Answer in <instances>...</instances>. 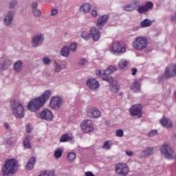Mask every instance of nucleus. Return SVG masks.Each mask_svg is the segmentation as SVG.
Wrapping results in <instances>:
<instances>
[{
    "mask_svg": "<svg viewBox=\"0 0 176 176\" xmlns=\"http://www.w3.org/2000/svg\"><path fill=\"white\" fill-rule=\"evenodd\" d=\"M116 173L118 175L126 176L129 174V166L126 163H118L115 167Z\"/></svg>",
    "mask_w": 176,
    "mask_h": 176,
    "instance_id": "1a4fd4ad",
    "label": "nucleus"
},
{
    "mask_svg": "<svg viewBox=\"0 0 176 176\" xmlns=\"http://www.w3.org/2000/svg\"><path fill=\"white\" fill-rule=\"evenodd\" d=\"M153 8V3L151 1H148L144 6H139L137 8V12L140 14L146 13L149 9Z\"/></svg>",
    "mask_w": 176,
    "mask_h": 176,
    "instance_id": "dca6fc26",
    "label": "nucleus"
},
{
    "mask_svg": "<svg viewBox=\"0 0 176 176\" xmlns=\"http://www.w3.org/2000/svg\"><path fill=\"white\" fill-rule=\"evenodd\" d=\"M19 163L16 159H9L5 162L1 168V174L3 176L13 175L17 173V166Z\"/></svg>",
    "mask_w": 176,
    "mask_h": 176,
    "instance_id": "f03ea898",
    "label": "nucleus"
},
{
    "mask_svg": "<svg viewBox=\"0 0 176 176\" xmlns=\"http://www.w3.org/2000/svg\"><path fill=\"white\" fill-rule=\"evenodd\" d=\"M67 157L68 163H73V162H75V159H76V154L75 153L70 152L67 154Z\"/></svg>",
    "mask_w": 176,
    "mask_h": 176,
    "instance_id": "473e14b6",
    "label": "nucleus"
},
{
    "mask_svg": "<svg viewBox=\"0 0 176 176\" xmlns=\"http://www.w3.org/2000/svg\"><path fill=\"white\" fill-rule=\"evenodd\" d=\"M172 21L176 23V14L172 16Z\"/></svg>",
    "mask_w": 176,
    "mask_h": 176,
    "instance_id": "13d9d810",
    "label": "nucleus"
},
{
    "mask_svg": "<svg viewBox=\"0 0 176 176\" xmlns=\"http://www.w3.org/2000/svg\"><path fill=\"white\" fill-rule=\"evenodd\" d=\"M58 13V10L57 8H53L51 10V16H56Z\"/></svg>",
    "mask_w": 176,
    "mask_h": 176,
    "instance_id": "8fccbe9b",
    "label": "nucleus"
},
{
    "mask_svg": "<svg viewBox=\"0 0 176 176\" xmlns=\"http://www.w3.org/2000/svg\"><path fill=\"white\" fill-rule=\"evenodd\" d=\"M23 146L25 149H31V143L28 137L25 138L23 140Z\"/></svg>",
    "mask_w": 176,
    "mask_h": 176,
    "instance_id": "e433bc0d",
    "label": "nucleus"
},
{
    "mask_svg": "<svg viewBox=\"0 0 176 176\" xmlns=\"http://www.w3.org/2000/svg\"><path fill=\"white\" fill-rule=\"evenodd\" d=\"M109 52L116 56H120L126 53V45L120 42L114 41L110 44Z\"/></svg>",
    "mask_w": 176,
    "mask_h": 176,
    "instance_id": "39448f33",
    "label": "nucleus"
},
{
    "mask_svg": "<svg viewBox=\"0 0 176 176\" xmlns=\"http://www.w3.org/2000/svg\"><path fill=\"white\" fill-rule=\"evenodd\" d=\"M85 176H96L91 171H87L85 173Z\"/></svg>",
    "mask_w": 176,
    "mask_h": 176,
    "instance_id": "5fc2aeb1",
    "label": "nucleus"
},
{
    "mask_svg": "<svg viewBox=\"0 0 176 176\" xmlns=\"http://www.w3.org/2000/svg\"><path fill=\"white\" fill-rule=\"evenodd\" d=\"M68 141H75L74 137L68 135V134H63L60 138V142H68Z\"/></svg>",
    "mask_w": 176,
    "mask_h": 176,
    "instance_id": "cd10ccee",
    "label": "nucleus"
},
{
    "mask_svg": "<svg viewBox=\"0 0 176 176\" xmlns=\"http://www.w3.org/2000/svg\"><path fill=\"white\" fill-rule=\"evenodd\" d=\"M91 14L92 17H97L98 14L97 13V11L96 10H93L91 12Z\"/></svg>",
    "mask_w": 176,
    "mask_h": 176,
    "instance_id": "864d4df0",
    "label": "nucleus"
},
{
    "mask_svg": "<svg viewBox=\"0 0 176 176\" xmlns=\"http://www.w3.org/2000/svg\"><path fill=\"white\" fill-rule=\"evenodd\" d=\"M54 71L56 74H59L63 71V66L56 60L54 62Z\"/></svg>",
    "mask_w": 176,
    "mask_h": 176,
    "instance_id": "7c9ffc66",
    "label": "nucleus"
},
{
    "mask_svg": "<svg viewBox=\"0 0 176 176\" xmlns=\"http://www.w3.org/2000/svg\"><path fill=\"white\" fill-rule=\"evenodd\" d=\"M124 133L123 132L122 129H117L116 131V137L122 138L123 137Z\"/></svg>",
    "mask_w": 176,
    "mask_h": 176,
    "instance_id": "a18cd8bd",
    "label": "nucleus"
},
{
    "mask_svg": "<svg viewBox=\"0 0 176 176\" xmlns=\"http://www.w3.org/2000/svg\"><path fill=\"white\" fill-rule=\"evenodd\" d=\"M165 76L166 78H174L176 76V64L169 65L165 69Z\"/></svg>",
    "mask_w": 176,
    "mask_h": 176,
    "instance_id": "ddd939ff",
    "label": "nucleus"
},
{
    "mask_svg": "<svg viewBox=\"0 0 176 176\" xmlns=\"http://www.w3.org/2000/svg\"><path fill=\"white\" fill-rule=\"evenodd\" d=\"M32 10L34 16H35L36 17H40V16H42V12L39 10V9L36 8Z\"/></svg>",
    "mask_w": 176,
    "mask_h": 176,
    "instance_id": "79ce46f5",
    "label": "nucleus"
},
{
    "mask_svg": "<svg viewBox=\"0 0 176 176\" xmlns=\"http://www.w3.org/2000/svg\"><path fill=\"white\" fill-rule=\"evenodd\" d=\"M10 65H12V60L6 58L3 63L0 64V69L5 71V69H8Z\"/></svg>",
    "mask_w": 176,
    "mask_h": 176,
    "instance_id": "a878e982",
    "label": "nucleus"
},
{
    "mask_svg": "<svg viewBox=\"0 0 176 176\" xmlns=\"http://www.w3.org/2000/svg\"><path fill=\"white\" fill-rule=\"evenodd\" d=\"M38 9V2L34 1L32 3V10Z\"/></svg>",
    "mask_w": 176,
    "mask_h": 176,
    "instance_id": "3c124183",
    "label": "nucleus"
},
{
    "mask_svg": "<svg viewBox=\"0 0 176 176\" xmlns=\"http://www.w3.org/2000/svg\"><path fill=\"white\" fill-rule=\"evenodd\" d=\"M90 10H91V5L89 3H82L79 8V11L81 13H90Z\"/></svg>",
    "mask_w": 176,
    "mask_h": 176,
    "instance_id": "5701e85b",
    "label": "nucleus"
},
{
    "mask_svg": "<svg viewBox=\"0 0 176 176\" xmlns=\"http://www.w3.org/2000/svg\"><path fill=\"white\" fill-rule=\"evenodd\" d=\"M50 96H52V91L50 89L45 90L40 96L34 98L29 102L28 109L31 112L39 111L46 104V101L50 98Z\"/></svg>",
    "mask_w": 176,
    "mask_h": 176,
    "instance_id": "f257e3e1",
    "label": "nucleus"
},
{
    "mask_svg": "<svg viewBox=\"0 0 176 176\" xmlns=\"http://www.w3.org/2000/svg\"><path fill=\"white\" fill-rule=\"evenodd\" d=\"M6 144H7L8 145H12V140H7Z\"/></svg>",
    "mask_w": 176,
    "mask_h": 176,
    "instance_id": "bf43d9fd",
    "label": "nucleus"
},
{
    "mask_svg": "<svg viewBox=\"0 0 176 176\" xmlns=\"http://www.w3.org/2000/svg\"><path fill=\"white\" fill-rule=\"evenodd\" d=\"M133 47L135 50H144L148 47V40L145 37H138L133 42Z\"/></svg>",
    "mask_w": 176,
    "mask_h": 176,
    "instance_id": "423d86ee",
    "label": "nucleus"
},
{
    "mask_svg": "<svg viewBox=\"0 0 176 176\" xmlns=\"http://www.w3.org/2000/svg\"><path fill=\"white\" fill-rule=\"evenodd\" d=\"M140 25L142 28L151 27V25H152V21H151V19H146L141 22Z\"/></svg>",
    "mask_w": 176,
    "mask_h": 176,
    "instance_id": "2f4dec72",
    "label": "nucleus"
},
{
    "mask_svg": "<svg viewBox=\"0 0 176 176\" xmlns=\"http://www.w3.org/2000/svg\"><path fill=\"white\" fill-rule=\"evenodd\" d=\"M40 116L42 120H46L47 122H52L53 120V113L47 109L43 110Z\"/></svg>",
    "mask_w": 176,
    "mask_h": 176,
    "instance_id": "2eb2a0df",
    "label": "nucleus"
},
{
    "mask_svg": "<svg viewBox=\"0 0 176 176\" xmlns=\"http://www.w3.org/2000/svg\"><path fill=\"white\" fill-rule=\"evenodd\" d=\"M3 126L5 127V129H6L7 130H9V128L10 127L9 125V123L8 122H4Z\"/></svg>",
    "mask_w": 176,
    "mask_h": 176,
    "instance_id": "6e6d98bb",
    "label": "nucleus"
},
{
    "mask_svg": "<svg viewBox=\"0 0 176 176\" xmlns=\"http://www.w3.org/2000/svg\"><path fill=\"white\" fill-rule=\"evenodd\" d=\"M112 145H113V143L111 140H107L104 142L102 145L103 149H106V151H108L112 148Z\"/></svg>",
    "mask_w": 176,
    "mask_h": 176,
    "instance_id": "72a5a7b5",
    "label": "nucleus"
},
{
    "mask_svg": "<svg viewBox=\"0 0 176 176\" xmlns=\"http://www.w3.org/2000/svg\"><path fill=\"white\" fill-rule=\"evenodd\" d=\"M43 176H54V170H45L43 172Z\"/></svg>",
    "mask_w": 176,
    "mask_h": 176,
    "instance_id": "37998d69",
    "label": "nucleus"
},
{
    "mask_svg": "<svg viewBox=\"0 0 176 176\" xmlns=\"http://www.w3.org/2000/svg\"><path fill=\"white\" fill-rule=\"evenodd\" d=\"M31 131H32V126L31 124H26V132L31 133Z\"/></svg>",
    "mask_w": 176,
    "mask_h": 176,
    "instance_id": "09e8293b",
    "label": "nucleus"
},
{
    "mask_svg": "<svg viewBox=\"0 0 176 176\" xmlns=\"http://www.w3.org/2000/svg\"><path fill=\"white\" fill-rule=\"evenodd\" d=\"M69 49L72 50V52H76V49H78V45H76V43H72L69 45Z\"/></svg>",
    "mask_w": 176,
    "mask_h": 176,
    "instance_id": "49530a36",
    "label": "nucleus"
},
{
    "mask_svg": "<svg viewBox=\"0 0 176 176\" xmlns=\"http://www.w3.org/2000/svg\"><path fill=\"white\" fill-rule=\"evenodd\" d=\"M81 37L82 38V39H85V41H89V39H90V38H91V34L89 33L84 31L81 33Z\"/></svg>",
    "mask_w": 176,
    "mask_h": 176,
    "instance_id": "4c0bfd02",
    "label": "nucleus"
},
{
    "mask_svg": "<svg viewBox=\"0 0 176 176\" xmlns=\"http://www.w3.org/2000/svg\"><path fill=\"white\" fill-rule=\"evenodd\" d=\"M87 86L91 90H97L98 87H100V83L96 78H89L87 80Z\"/></svg>",
    "mask_w": 176,
    "mask_h": 176,
    "instance_id": "a211bd4d",
    "label": "nucleus"
},
{
    "mask_svg": "<svg viewBox=\"0 0 176 176\" xmlns=\"http://www.w3.org/2000/svg\"><path fill=\"white\" fill-rule=\"evenodd\" d=\"M87 63H89V61L87 60V59L85 58H81L78 62V64L80 67H85V65H87Z\"/></svg>",
    "mask_w": 176,
    "mask_h": 176,
    "instance_id": "ea45409f",
    "label": "nucleus"
},
{
    "mask_svg": "<svg viewBox=\"0 0 176 176\" xmlns=\"http://www.w3.org/2000/svg\"><path fill=\"white\" fill-rule=\"evenodd\" d=\"M155 151L152 147H147L144 151H142L140 154V159H146L151 155H153Z\"/></svg>",
    "mask_w": 176,
    "mask_h": 176,
    "instance_id": "aec40b11",
    "label": "nucleus"
},
{
    "mask_svg": "<svg viewBox=\"0 0 176 176\" xmlns=\"http://www.w3.org/2000/svg\"><path fill=\"white\" fill-rule=\"evenodd\" d=\"M149 137H155V135H157V131L152 130L148 133Z\"/></svg>",
    "mask_w": 176,
    "mask_h": 176,
    "instance_id": "de8ad7c7",
    "label": "nucleus"
},
{
    "mask_svg": "<svg viewBox=\"0 0 176 176\" xmlns=\"http://www.w3.org/2000/svg\"><path fill=\"white\" fill-rule=\"evenodd\" d=\"M116 71H118V68L115 67V65H111L107 67L105 70H96V75L98 78L102 79V80H106V82L111 83V82H113V78L109 76V75Z\"/></svg>",
    "mask_w": 176,
    "mask_h": 176,
    "instance_id": "7ed1b4c3",
    "label": "nucleus"
},
{
    "mask_svg": "<svg viewBox=\"0 0 176 176\" xmlns=\"http://www.w3.org/2000/svg\"><path fill=\"white\" fill-rule=\"evenodd\" d=\"M43 62L45 65H50L52 64V60L47 57L43 58Z\"/></svg>",
    "mask_w": 176,
    "mask_h": 176,
    "instance_id": "c03bdc74",
    "label": "nucleus"
},
{
    "mask_svg": "<svg viewBox=\"0 0 176 176\" xmlns=\"http://www.w3.org/2000/svg\"><path fill=\"white\" fill-rule=\"evenodd\" d=\"M10 107L11 108V111L12 115L17 118L18 119H23L24 118V107L20 103V102L12 99L10 101Z\"/></svg>",
    "mask_w": 176,
    "mask_h": 176,
    "instance_id": "20e7f679",
    "label": "nucleus"
},
{
    "mask_svg": "<svg viewBox=\"0 0 176 176\" xmlns=\"http://www.w3.org/2000/svg\"><path fill=\"white\" fill-rule=\"evenodd\" d=\"M160 124L163 126L164 127H166V129H170L173 127V121L170 120V118L163 117L160 120Z\"/></svg>",
    "mask_w": 176,
    "mask_h": 176,
    "instance_id": "412c9836",
    "label": "nucleus"
},
{
    "mask_svg": "<svg viewBox=\"0 0 176 176\" xmlns=\"http://www.w3.org/2000/svg\"><path fill=\"white\" fill-rule=\"evenodd\" d=\"M45 36L42 34H38L32 38V47H39L42 46Z\"/></svg>",
    "mask_w": 176,
    "mask_h": 176,
    "instance_id": "f8f14e48",
    "label": "nucleus"
},
{
    "mask_svg": "<svg viewBox=\"0 0 176 176\" xmlns=\"http://www.w3.org/2000/svg\"><path fill=\"white\" fill-rule=\"evenodd\" d=\"M126 155H127V156H129L130 157H131V156H133L134 155V153H133V151H131V150H126L125 151Z\"/></svg>",
    "mask_w": 176,
    "mask_h": 176,
    "instance_id": "603ef678",
    "label": "nucleus"
},
{
    "mask_svg": "<svg viewBox=\"0 0 176 176\" xmlns=\"http://www.w3.org/2000/svg\"><path fill=\"white\" fill-rule=\"evenodd\" d=\"M13 16H14V13L12 11H10L4 17L3 23L4 25H6V27L12 25V23H13Z\"/></svg>",
    "mask_w": 176,
    "mask_h": 176,
    "instance_id": "6ab92c4d",
    "label": "nucleus"
},
{
    "mask_svg": "<svg viewBox=\"0 0 176 176\" xmlns=\"http://www.w3.org/2000/svg\"><path fill=\"white\" fill-rule=\"evenodd\" d=\"M63 152H64V148H63V147L58 148L54 151V157L56 160L60 159V157L63 156Z\"/></svg>",
    "mask_w": 176,
    "mask_h": 176,
    "instance_id": "c756f323",
    "label": "nucleus"
},
{
    "mask_svg": "<svg viewBox=\"0 0 176 176\" xmlns=\"http://www.w3.org/2000/svg\"><path fill=\"white\" fill-rule=\"evenodd\" d=\"M87 115L89 118H93L94 119H98L101 117V111L96 107H90L87 111Z\"/></svg>",
    "mask_w": 176,
    "mask_h": 176,
    "instance_id": "4468645a",
    "label": "nucleus"
},
{
    "mask_svg": "<svg viewBox=\"0 0 176 176\" xmlns=\"http://www.w3.org/2000/svg\"><path fill=\"white\" fill-rule=\"evenodd\" d=\"M140 6V1L135 0L134 1H132L131 3L124 6V10H126V12H133V10H135L138 6Z\"/></svg>",
    "mask_w": 176,
    "mask_h": 176,
    "instance_id": "f3484780",
    "label": "nucleus"
},
{
    "mask_svg": "<svg viewBox=\"0 0 176 176\" xmlns=\"http://www.w3.org/2000/svg\"><path fill=\"white\" fill-rule=\"evenodd\" d=\"M120 87L118 84H112L110 85V90L112 93H118L119 91Z\"/></svg>",
    "mask_w": 176,
    "mask_h": 176,
    "instance_id": "58836bf2",
    "label": "nucleus"
},
{
    "mask_svg": "<svg viewBox=\"0 0 176 176\" xmlns=\"http://www.w3.org/2000/svg\"><path fill=\"white\" fill-rule=\"evenodd\" d=\"M128 64H129V60L126 59H121L118 63V67L120 69H123V68L127 67Z\"/></svg>",
    "mask_w": 176,
    "mask_h": 176,
    "instance_id": "f704fd0d",
    "label": "nucleus"
},
{
    "mask_svg": "<svg viewBox=\"0 0 176 176\" xmlns=\"http://www.w3.org/2000/svg\"><path fill=\"white\" fill-rule=\"evenodd\" d=\"M81 131L84 134H90L94 131V126H93V121L91 120H85L80 124Z\"/></svg>",
    "mask_w": 176,
    "mask_h": 176,
    "instance_id": "6e6552de",
    "label": "nucleus"
},
{
    "mask_svg": "<svg viewBox=\"0 0 176 176\" xmlns=\"http://www.w3.org/2000/svg\"><path fill=\"white\" fill-rule=\"evenodd\" d=\"M17 3L19 1L17 0H12L9 3V8L10 9H14L16 6H17Z\"/></svg>",
    "mask_w": 176,
    "mask_h": 176,
    "instance_id": "a19ab883",
    "label": "nucleus"
},
{
    "mask_svg": "<svg viewBox=\"0 0 176 176\" xmlns=\"http://www.w3.org/2000/svg\"><path fill=\"white\" fill-rule=\"evenodd\" d=\"M60 54L63 57H68L69 55V48L68 47H63L60 50Z\"/></svg>",
    "mask_w": 176,
    "mask_h": 176,
    "instance_id": "c9c22d12",
    "label": "nucleus"
},
{
    "mask_svg": "<svg viewBox=\"0 0 176 176\" xmlns=\"http://www.w3.org/2000/svg\"><path fill=\"white\" fill-rule=\"evenodd\" d=\"M35 162H36V160L34 157H32L26 164V170H32V168H34Z\"/></svg>",
    "mask_w": 176,
    "mask_h": 176,
    "instance_id": "c85d7f7f",
    "label": "nucleus"
},
{
    "mask_svg": "<svg viewBox=\"0 0 176 176\" xmlns=\"http://www.w3.org/2000/svg\"><path fill=\"white\" fill-rule=\"evenodd\" d=\"M91 38H93L95 42H97L100 39V31L96 28H91L90 30Z\"/></svg>",
    "mask_w": 176,
    "mask_h": 176,
    "instance_id": "4be33fe9",
    "label": "nucleus"
},
{
    "mask_svg": "<svg viewBox=\"0 0 176 176\" xmlns=\"http://www.w3.org/2000/svg\"><path fill=\"white\" fill-rule=\"evenodd\" d=\"M108 20H109V15H102L99 16L97 22V25L99 27V28H101L105 23L108 22Z\"/></svg>",
    "mask_w": 176,
    "mask_h": 176,
    "instance_id": "b1692460",
    "label": "nucleus"
},
{
    "mask_svg": "<svg viewBox=\"0 0 176 176\" xmlns=\"http://www.w3.org/2000/svg\"><path fill=\"white\" fill-rule=\"evenodd\" d=\"M160 151L162 155H164L165 159H167L168 160L174 159V155H175V153H174V151L171 149V147H170L168 144H163L160 147Z\"/></svg>",
    "mask_w": 176,
    "mask_h": 176,
    "instance_id": "0eeeda50",
    "label": "nucleus"
},
{
    "mask_svg": "<svg viewBox=\"0 0 176 176\" xmlns=\"http://www.w3.org/2000/svg\"><path fill=\"white\" fill-rule=\"evenodd\" d=\"M14 70L18 74L23 71V62L21 60H18L14 64Z\"/></svg>",
    "mask_w": 176,
    "mask_h": 176,
    "instance_id": "bb28decb",
    "label": "nucleus"
},
{
    "mask_svg": "<svg viewBox=\"0 0 176 176\" xmlns=\"http://www.w3.org/2000/svg\"><path fill=\"white\" fill-rule=\"evenodd\" d=\"M63 104V98L61 96H54L50 102V107L55 111H58Z\"/></svg>",
    "mask_w": 176,
    "mask_h": 176,
    "instance_id": "9d476101",
    "label": "nucleus"
},
{
    "mask_svg": "<svg viewBox=\"0 0 176 176\" xmlns=\"http://www.w3.org/2000/svg\"><path fill=\"white\" fill-rule=\"evenodd\" d=\"M130 87L132 91L137 93V91H140L141 90V82H140L138 80L135 79Z\"/></svg>",
    "mask_w": 176,
    "mask_h": 176,
    "instance_id": "393cba45",
    "label": "nucleus"
},
{
    "mask_svg": "<svg viewBox=\"0 0 176 176\" xmlns=\"http://www.w3.org/2000/svg\"><path fill=\"white\" fill-rule=\"evenodd\" d=\"M129 112L131 116H138L139 119L142 118V105L135 104L132 106Z\"/></svg>",
    "mask_w": 176,
    "mask_h": 176,
    "instance_id": "9b49d317",
    "label": "nucleus"
},
{
    "mask_svg": "<svg viewBox=\"0 0 176 176\" xmlns=\"http://www.w3.org/2000/svg\"><path fill=\"white\" fill-rule=\"evenodd\" d=\"M131 72H132V75L134 76V75H135V74H137V69L136 68L132 69Z\"/></svg>",
    "mask_w": 176,
    "mask_h": 176,
    "instance_id": "4d7b16f0",
    "label": "nucleus"
}]
</instances>
